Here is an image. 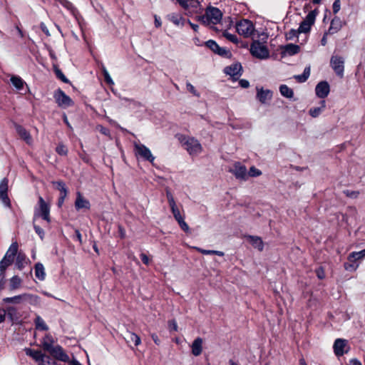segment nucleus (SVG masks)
<instances>
[{
  "mask_svg": "<svg viewBox=\"0 0 365 365\" xmlns=\"http://www.w3.org/2000/svg\"><path fill=\"white\" fill-rule=\"evenodd\" d=\"M99 131L104 135L109 136L110 135V130L108 128H106L103 125H100Z\"/></svg>",
  "mask_w": 365,
  "mask_h": 365,
  "instance_id": "obj_63",
  "label": "nucleus"
},
{
  "mask_svg": "<svg viewBox=\"0 0 365 365\" xmlns=\"http://www.w3.org/2000/svg\"><path fill=\"white\" fill-rule=\"evenodd\" d=\"M239 84L242 88H247L250 86V82L246 79H240Z\"/></svg>",
  "mask_w": 365,
  "mask_h": 365,
  "instance_id": "obj_64",
  "label": "nucleus"
},
{
  "mask_svg": "<svg viewBox=\"0 0 365 365\" xmlns=\"http://www.w3.org/2000/svg\"><path fill=\"white\" fill-rule=\"evenodd\" d=\"M248 175L250 177H258L262 175V171L255 166H252L248 171Z\"/></svg>",
  "mask_w": 365,
  "mask_h": 365,
  "instance_id": "obj_51",
  "label": "nucleus"
},
{
  "mask_svg": "<svg viewBox=\"0 0 365 365\" xmlns=\"http://www.w3.org/2000/svg\"><path fill=\"white\" fill-rule=\"evenodd\" d=\"M4 312L12 324H18L20 322L21 315L16 307L9 306L4 309Z\"/></svg>",
  "mask_w": 365,
  "mask_h": 365,
  "instance_id": "obj_18",
  "label": "nucleus"
},
{
  "mask_svg": "<svg viewBox=\"0 0 365 365\" xmlns=\"http://www.w3.org/2000/svg\"><path fill=\"white\" fill-rule=\"evenodd\" d=\"M318 10L314 9L309 12L305 19L300 23L298 28V32L309 34L311 31L312 26L314 24L316 16L318 14Z\"/></svg>",
  "mask_w": 365,
  "mask_h": 365,
  "instance_id": "obj_6",
  "label": "nucleus"
},
{
  "mask_svg": "<svg viewBox=\"0 0 365 365\" xmlns=\"http://www.w3.org/2000/svg\"><path fill=\"white\" fill-rule=\"evenodd\" d=\"M330 91V86L328 82L327 81H321L319 82L315 88L316 95L320 98L324 99L326 98Z\"/></svg>",
  "mask_w": 365,
  "mask_h": 365,
  "instance_id": "obj_17",
  "label": "nucleus"
},
{
  "mask_svg": "<svg viewBox=\"0 0 365 365\" xmlns=\"http://www.w3.org/2000/svg\"><path fill=\"white\" fill-rule=\"evenodd\" d=\"M43 348L45 351L49 352L50 354L57 360L63 362H67L69 360V356L60 345L53 346L51 342L49 343L44 341L43 342Z\"/></svg>",
  "mask_w": 365,
  "mask_h": 365,
  "instance_id": "obj_3",
  "label": "nucleus"
},
{
  "mask_svg": "<svg viewBox=\"0 0 365 365\" xmlns=\"http://www.w3.org/2000/svg\"><path fill=\"white\" fill-rule=\"evenodd\" d=\"M128 334H129L130 341L133 342V344L135 346H138V345H140L141 344L140 337L138 334H136L134 332H130V331H129Z\"/></svg>",
  "mask_w": 365,
  "mask_h": 365,
  "instance_id": "obj_44",
  "label": "nucleus"
},
{
  "mask_svg": "<svg viewBox=\"0 0 365 365\" xmlns=\"http://www.w3.org/2000/svg\"><path fill=\"white\" fill-rule=\"evenodd\" d=\"M237 32L244 37H250L255 31L253 23L248 19H242L236 24Z\"/></svg>",
  "mask_w": 365,
  "mask_h": 365,
  "instance_id": "obj_5",
  "label": "nucleus"
},
{
  "mask_svg": "<svg viewBox=\"0 0 365 365\" xmlns=\"http://www.w3.org/2000/svg\"><path fill=\"white\" fill-rule=\"evenodd\" d=\"M0 200L6 207L9 208L11 207V200L8 195V180L6 178L0 182Z\"/></svg>",
  "mask_w": 365,
  "mask_h": 365,
  "instance_id": "obj_13",
  "label": "nucleus"
},
{
  "mask_svg": "<svg viewBox=\"0 0 365 365\" xmlns=\"http://www.w3.org/2000/svg\"><path fill=\"white\" fill-rule=\"evenodd\" d=\"M13 264V262L3 257L0 261V271H6L7 267Z\"/></svg>",
  "mask_w": 365,
  "mask_h": 365,
  "instance_id": "obj_48",
  "label": "nucleus"
},
{
  "mask_svg": "<svg viewBox=\"0 0 365 365\" xmlns=\"http://www.w3.org/2000/svg\"><path fill=\"white\" fill-rule=\"evenodd\" d=\"M54 72L57 78L60 79L63 83L71 84V81L66 77L61 69L56 68H55Z\"/></svg>",
  "mask_w": 365,
  "mask_h": 365,
  "instance_id": "obj_43",
  "label": "nucleus"
},
{
  "mask_svg": "<svg viewBox=\"0 0 365 365\" xmlns=\"http://www.w3.org/2000/svg\"><path fill=\"white\" fill-rule=\"evenodd\" d=\"M330 35L329 33H328V31H325L323 34V36L321 39V45L324 46L327 44V36Z\"/></svg>",
  "mask_w": 365,
  "mask_h": 365,
  "instance_id": "obj_62",
  "label": "nucleus"
},
{
  "mask_svg": "<svg viewBox=\"0 0 365 365\" xmlns=\"http://www.w3.org/2000/svg\"><path fill=\"white\" fill-rule=\"evenodd\" d=\"M26 355L32 357L35 361L38 362H41L43 364L44 362L49 363V356L43 354L40 350H34L30 348H27L25 349Z\"/></svg>",
  "mask_w": 365,
  "mask_h": 365,
  "instance_id": "obj_15",
  "label": "nucleus"
},
{
  "mask_svg": "<svg viewBox=\"0 0 365 365\" xmlns=\"http://www.w3.org/2000/svg\"><path fill=\"white\" fill-rule=\"evenodd\" d=\"M101 70H102L103 76L104 77L105 82L108 85L114 84V83H113L109 73L108 72L107 69L106 68V67L103 66Z\"/></svg>",
  "mask_w": 365,
  "mask_h": 365,
  "instance_id": "obj_46",
  "label": "nucleus"
},
{
  "mask_svg": "<svg viewBox=\"0 0 365 365\" xmlns=\"http://www.w3.org/2000/svg\"><path fill=\"white\" fill-rule=\"evenodd\" d=\"M35 275L41 281H43L46 278V272L43 265L41 262L35 264Z\"/></svg>",
  "mask_w": 365,
  "mask_h": 365,
  "instance_id": "obj_30",
  "label": "nucleus"
},
{
  "mask_svg": "<svg viewBox=\"0 0 365 365\" xmlns=\"http://www.w3.org/2000/svg\"><path fill=\"white\" fill-rule=\"evenodd\" d=\"M51 206L46 202L44 199L39 195L38 197L37 206L34 208V217H41L42 220L46 221L48 223L51 222L50 215Z\"/></svg>",
  "mask_w": 365,
  "mask_h": 365,
  "instance_id": "obj_2",
  "label": "nucleus"
},
{
  "mask_svg": "<svg viewBox=\"0 0 365 365\" xmlns=\"http://www.w3.org/2000/svg\"><path fill=\"white\" fill-rule=\"evenodd\" d=\"M56 152L61 156H66L68 153V149L63 143H58L56 148Z\"/></svg>",
  "mask_w": 365,
  "mask_h": 365,
  "instance_id": "obj_39",
  "label": "nucleus"
},
{
  "mask_svg": "<svg viewBox=\"0 0 365 365\" xmlns=\"http://www.w3.org/2000/svg\"><path fill=\"white\" fill-rule=\"evenodd\" d=\"M251 54L259 59H266L269 56V51L267 46L258 40H254L250 46Z\"/></svg>",
  "mask_w": 365,
  "mask_h": 365,
  "instance_id": "obj_4",
  "label": "nucleus"
},
{
  "mask_svg": "<svg viewBox=\"0 0 365 365\" xmlns=\"http://www.w3.org/2000/svg\"><path fill=\"white\" fill-rule=\"evenodd\" d=\"M18 244L17 242H14L11 245L9 250L6 252L4 257H5L7 259H9L14 262L15 256L17 254L18 252Z\"/></svg>",
  "mask_w": 365,
  "mask_h": 365,
  "instance_id": "obj_28",
  "label": "nucleus"
},
{
  "mask_svg": "<svg viewBox=\"0 0 365 365\" xmlns=\"http://www.w3.org/2000/svg\"><path fill=\"white\" fill-rule=\"evenodd\" d=\"M168 327L170 331H178V324L174 319L168 322Z\"/></svg>",
  "mask_w": 365,
  "mask_h": 365,
  "instance_id": "obj_59",
  "label": "nucleus"
},
{
  "mask_svg": "<svg viewBox=\"0 0 365 365\" xmlns=\"http://www.w3.org/2000/svg\"><path fill=\"white\" fill-rule=\"evenodd\" d=\"M31 295L30 294H22L16 295L11 297H5L2 299L4 303H12V304H20L23 300H26L30 298Z\"/></svg>",
  "mask_w": 365,
  "mask_h": 365,
  "instance_id": "obj_21",
  "label": "nucleus"
},
{
  "mask_svg": "<svg viewBox=\"0 0 365 365\" xmlns=\"http://www.w3.org/2000/svg\"><path fill=\"white\" fill-rule=\"evenodd\" d=\"M365 258V249L360 252H352L348 256V259L350 262H354L357 260Z\"/></svg>",
  "mask_w": 365,
  "mask_h": 365,
  "instance_id": "obj_32",
  "label": "nucleus"
},
{
  "mask_svg": "<svg viewBox=\"0 0 365 365\" xmlns=\"http://www.w3.org/2000/svg\"><path fill=\"white\" fill-rule=\"evenodd\" d=\"M36 329L40 331L48 330V327L45 323L44 320L40 317L37 316L34 319Z\"/></svg>",
  "mask_w": 365,
  "mask_h": 365,
  "instance_id": "obj_34",
  "label": "nucleus"
},
{
  "mask_svg": "<svg viewBox=\"0 0 365 365\" xmlns=\"http://www.w3.org/2000/svg\"><path fill=\"white\" fill-rule=\"evenodd\" d=\"M247 168L240 163L235 164L234 175L237 179L245 180L247 176Z\"/></svg>",
  "mask_w": 365,
  "mask_h": 365,
  "instance_id": "obj_23",
  "label": "nucleus"
},
{
  "mask_svg": "<svg viewBox=\"0 0 365 365\" xmlns=\"http://www.w3.org/2000/svg\"><path fill=\"white\" fill-rule=\"evenodd\" d=\"M21 279L19 276L15 275L12 277L10 279L9 283L10 290H14L19 288L21 287Z\"/></svg>",
  "mask_w": 365,
  "mask_h": 365,
  "instance_id": "obj_37",
  "label": "nucleus"
},
{
  "mask_svg": "<svg viewBox=\"0 0 365 365\" xmlns=\"http://www.w3.org/2000/svg\"><path fill=\"white\" fill-rule=\"evenodd\" d=\"M216 54L226 58H230L232 56L230 50L220 46H219V48L217 50Z\"/></svg>",
  "mask_w": 365,
  "mask_h": 365,
  "instance_id": "obj_42",
  "label": "nucleus"
},
{
  "mask_svg": "<svg viewBox=\"0 0 365 365\" xmlns=\"http://www.w3.org/2000/svg\"><path fill=\"white\" fill-rule=\"evenodd\" d=\"M343 193L347 197L353 199H356L359 197L360 192L359 191H354L349 190H344Z\"/></svg>",
  "mask_w": 365,
  "mask_h": 365,
  "instance_id": "obj_50",
  "label": "nucleus"
},
{
  "mask_svg": "<svg viewBox=\"0 0 365 365\" xmlns=\"http://www.w3.org/2000/svg\"><path fill=\"white\" fill-rule=\"evenodd\" d=\"M26 263V256L24 255L19 253L16 257V267L19 270H21L24 267V265Z\"/></svg>",
  "mask_w": 365,
  "mask_h": 365,
  "instance_id": "obj_38",
  "label": "nucleus"
},
{
  "mask_svg": "<svg viewBox=\"0 0 365 365\" xmlns=\"http://www.w3.org/2000/svg\"><path fill=\"white\" fill-rule=\"evenodd\" d=\"M204 44L207 48H208L215 54L217 53V50L219 48L220 46L215 41L212 39L205 41Z\"/></svg>",
  "mask_w": 365,
  "mask_h": 365,
  "instance_id": "obj_41",
  "label": "nucleus"
},
{
  "mask_svg": "<svg viewBox=\"0 0 365 365\" xmlns=\"http://www.w3.org/2000/svg\"><path fill=\"white\" fill-rule=\"evenodd\" d=\"M222 35L224 37H225L230 41H231L234 43H238L237 36L235 34H230L227 30L223 31Z\"/></svg>",
  "mask_w": 365,
  "mask_h": 365,
  "instance_id": "obj_47",
  "label": "nucleus"
},
{
  "mask_svg": "<svg viewBox=\"0 0 365 365\" xmlns=\"http://www.w3.org/2000/svg\"><path fill=\"white\" fill-rule=\"evenodd\" d=\"M192 354L195 356H200L202 351V339L200 337L196 338L191 346Z\"/></svg>",
  "mask_w": 365,
  "mask_h": 365,
  "instance_id": "obj_25",
  "label": "nucleus"
},
{
  "mask_svg": "<svg viewBox=\"0 0 365 365\" xmlns=\"http://www.w3.org/2000/svg\"><path fill=\"white\" fill-rule=\"evenodd\" d=\"M316 274H317V277L319 279H323L325 278L324 270V269L322 267H320L319 268H318L316 270Z\"/></svg>",
  "mask_w": 365,
  "mask_h": 365,
  "instance_id": "obj_58",
  "label": "nucleus"
},
{
  "mask_svg": "<svg viewBox=\"0 0 365 365\" xmlns=\"http://www.w3.org/2000/svg\"><path fill=\"white\" fill-rule=\"evenodd\" d=\"M300 32H298V29H291L285 34V37L287 40H292L295 37H297L298 34H299Z\"/></svg>",
  "mask_w": 365,
  "mask_h": 365,
  "instance_id": "obj_49",
  "label": "nucleus"
},
{
  "mask_svg": "<svg viewBox=\"0 0 365 365\" xmlns=\"http://www.w3.org/2000/svg\"><path fill=\"white\" fill-rule=\"evenodd\" d=\"M118 237L121 240H123L126 237L125 230L123 227V226L120 224L118 225Z\"/></svg>",
  "mask_w": 365,
  "mask_h": 365,
  "instance_id": "obj_55",
  "label": "nucleus"
},
{
  "mask_svg": "<svg viewBox=\"0 0 365 365\" xmlns=\"http://www.w3.org/2000/svg\"><path fill=\"white\" fill-rule=\"evenodd\" d=\"M249 242L252 245L253 247L257 249L259 251L262 252L264 249V242L261 237L257 236L249 235L247 237Z\"/></svg>",
  "mask_w": 365,
  "mask_h": 365,
  "instance_id": "obj_24",
  "label": "nucleus"
},
{
  "mask_svg": "<svg viewBox=\"0 0 365 365\" xmlns=\"http://www.w3.org/2000/svg\"><path fill=\"white\" fill-rule=\"evenodd\" d=\"M140 258L144 264L148 265L150 264V259L146 254L142 252L140 255Z\"/></svg>",
  "mask_w": 365,
  "mask_h": 365,
  "instance_id": "obj_57",
  "label": "nucleus"
},
{
  "mask_svg": "<svg viewBox=\"0 0 365 365\" xmlns=\"http://www.w3.org/2000/svg\"><path fill=\"white\" fill-rule=\"evenodd\" d=\"M310 76V67H306L302 73V74L294 76V78L299 83L305 82Z\"/></svg>",
  "mask_w": 365,
  "mask_h": 365,
  "instance_id": "obj_35",
  "label": "nucleus"
},
{
  "mask_svg": "<svg viewBox=\"0 0 365 365\" xmlns=\"http://www.w3.org/2000/svg\"><path fill=\"white\" fill-rule=\"evenodd\" d=\"M14 128L19 137L25 140L27 143L31 140V136L29 131L26 130L21 125L14 123Z\"/></svg>",
  "mask_w": 365,
  "mask_h": 365,
  "instance_id": "obj_22",
  "label": "nucleus"
},
{
  "mask_svg": "<svg viewBox=\"0 0 365 365\" xmlns=\"http://www.w3.org/2000/svg\"><path fill=\"white\" fill-rule=\"evenodd\" d=\"M206 16L207 23L217 24L220 22L222 13L218 8L210 6L206 10Z\"/></svg>",
  "mask_w": 365,
  "mask_h": 365,
  "instance_id": "obj_12",
  "label": "nucleus"
},
{
  "mask_svg": "<svg viewBox=\"0 0 365 365\" xmlns=\"http://www.w3.org/2000/svg\"><path fill=\"white\" fill-rule=\"evenodd\" d=\"M175 137L189 155H197L202 153V146L200 141L195 137L184 134H177Z\"/></svg>",
  "mask_w": 365,
  "mask_h": 365,
  "instance_id": "obj_1",
  "label": "nucleus"
},
{
  "mask_svg": "<svg viewBox=\"0 0 365 365\" xmlns=\"http://www.w3.org/2000/svg\"><path fill=\"white\" fill-rule=\"evenodd\" d=\"M11 84L18 90L21 91L24 88L26 82L19 76H12L10 78Z\"/></svg>",
  "mask_w": 365,
  "mask_h": 365,
  "instance_id": "obj_29",
  "label": "nucleus"
},
{
  "mask_svg": "<svg viewBox=\"0 0 365 365\" xmlns=\"http://www.w3.org/2000/svg\"><path fill=\"white\" fill-rule=\"evenodd\" d=\"M224 71L227 75L230 76L233 80H237L242 76V67L240 63H235L225 67Z\"/></svg>",
  "mask_w": 365,
  "mask_h": 365,
  "instance_id": "obj_14",
  "label": "nucleus"
},
{
  "mask_svg": "<svg viewBox=\"0 0 365 365\" xmlns=\"http://www.w3.org/2000/svg\"><path fill=\"white\" fill-rule=\"evenodd\" d=\"M272 98V92L269 90H263L257 88V98L262 103H265L267 99Z\"/></svg>",
  "mask_w": 365,
  "mask_h": 365,
  "instance_id": "obj_27",
  "label": "nucleus"
},
{
  "mask_svg": "<svg viewBox=\"0 0 365 365\" xmlns=\"http://www.w3.org/2000/svg\"><path fill=\"white\" fill-rule=\"evenodd\" d=\"M180 227L185 232H187L190 230V227L185 222L184 217L177 221Z\"/></svg>",
  "mask_w": 365,
  "mask_h": 365,
  "instance_id": "obj_53",
  "label": "nucleus"
},
{
  "mask_svg": "<svg viewBox=\"0 0 365 365\" xmlns=\"http://www.w3.org/2000/svg\"><path fill=\"white\" fill-rule=\"evenodd\" d=\"M166 197L169 203V206L176 205L174 197L168 189L166 190Z\"/></svg>",
  "mask_w": 365,
  "mask_h": 365,
  "instance_id": "obj_54",
  "label": "nucleus"
},
{
  "mask_svg": "<svg viewBox=\"0 0 365 365\" xmlns=\"http://www.w3.org/2000/svg\"><path fill=\"white\" fill-rule=\"evenodd\" d=\"M53 98L59 107L68 108L74 106V101L60 88L54 91Z\"/></svg>",
  "mask_w": 365,
  "mask_h": 365,
  "instance_id": "obj_7",
  "label": "nucleus"
},
{
  "mask_svg": "<svg viewBox=\"0 0 365 365\" xmlns=\"http://www.w3.org/2000/svg\"><path fill=\"white\" fill-rule=\"evenodd\" d=\"M134 150L136 156H140L143 160H147L151 163H153L155 157L151 153L150 149L145 145L141 143L134 144Z\"/></svg>",
  "mask_w": 365,
  "mask_h": 365,
  "instance_id": "obj_8",
  "label": "nucleus"
},
{
  "mask_svg": "<svg viewBox=\"0 0 365 365\" xmlns=\"http://www.w3.org/2000/svg\"><path fill=\"white\" fill-rule=\"evenodd\" d=\"M61 5H62L67 10L70 11L73 14L76 11V8L68 0H58Z\"/></svg>",
  "mask_w": 365,
  "mask_h": 365,
  "instance_id": "obj_40",
  "label": "nucleus"
},
{
  "mask_svg": "<svg viewBox=\"0 0 365 365\" xmlns=\"http://www.w3.org/2000/svg\"><path fill=\"white\" fill-rule=\"evenodd\" d=\"M330 66L338 76L343 77L344 71V59L343 57L333 55L330 59Z\"/></svg>",
  "mask_w": 365,
  "mask_h": 365,
  "instance_id": "obj_10",
  "label": "nucleus"
},
{
  "mask_svg": "<svg viewBox=\"0 0 365 365\" xmlns=\"http://www.w3.org/2000/svg\"><path fill=\"white\" fill-rule=\"evenodd\" d=\"M281 49L282 56H285L286 54L293 56L300 51V47L298 45L293 43H288L285 46H283L281 47Z\"/></svg>",
  "mask_w": 365,
  "mask_h": 365,
  "instance_id": "obj_20",
  "label": "nucleus"
},
{
  "mask_svg": "<svg viewBox=\"0 0 365 365\" xmlns=\"http://www.w3.org/2000/svg\"><path fill=\"white\" fill-rule=\"evenodd\" d=\"M333 349L334 354L336 356H342L349 351L350 346L346 339L339 338L334 341L333 344Z\"/></svg>",
  "mask_w": 365,
  "mask_h": 365,
  "instance_id": "obj_9",
  "label": "nucleus"
},
{
  "mask_svg": "<svg viewBox=\"0 0 365 365\" xmlns=\"http://www.w3.org/2000/svg\"><path fill=\"white\" fill-rule=\"evenodd\" d=\"M341 8V2L340 0H335L332 5V9L334 14H336Z\"/></svg>",
  "mask_w": 365,
  "mask_h": 365,
  "instance_id": "obj_56",
  "label": "nucleus"
},
{
  "mask_svg": "<svg viewBox=\"0 0 365 365\" xmlns=\"http://www.w3.org/2000/svg\"><path fill=\"white\" fill-rule=\"evenodd\" d=\"M279 92L282 96L287 98H292L294 96V91L287 85L282 84L279 86Z\"/></svg>",
  "mask_w": 365,
  "mask_h": 365,
  "instance_id": "obj_33",
  "label": "nucleus"
},
{
  "mask_svg": "<svg viewBox=\"0 0 365 365\" xmlns=\"http://www.w3.org/2000/svg\"><path fill=\"white\" fill-rule=\"evenodd\" d=\"M178 3L187 11V15L191 16L200 9V3L198 0H176Z\"/></svg>",
  "mask_w": 365,
  "mask_h": 365,
  "instance_id": "obj_11",
  "label": "nucleus"
},
{
  "mask_svg": "<svg viewBox=\"0 0 365 365\" xmlns=\"http://www.w3.org/2000/svg\"><path fill=\"white\" fill-rule=\"evenodd\" d=\"M34 229L36 233L39 236V237L41 240H43L44 237V235H45L43 229L36 224H34Z\"/></svg>",
  "mask_w": 365,
  "mask_h": 365,
  "instance_id": "obj_52",
  "label": "nucleus"
},
{
  "mask_svg": "<svg viewBox=\"0 0 365 365\" xmlns=\"http://www.w3.org/2000/svg\"><path fill=\"white\" fill-rule=\"evenodd\" d=\"M170 20L176 26L180 25L182 26L185 25V23L187 22V20L185 18L175 14H173L170 16Z\"/></svg>",
  "mask_w": 365,
  "mask_h": 365,
  "instance_id": "obj_36",
  "label": "nucleus"
},
{
  "mask_svg": "<svg viewBox=\"0 0 365 365\" xmlns=\"http://www.w3.org/2000/svg\"><path fill=\"white\" fill-rule=\"evenodd\" d=\"M52 184L55 185V188L60 192V195H68V189L63 180L53 181Z\"/></svg>",
  "mask_w": 365,
  "mask_h": 365,
  "instance_id": "obj_31",
  "label": "nucleus"
},
{
  "mask_svg": "<svg viewBox=\"0 0 365 365\" xmlns=\"http://www.w3.org/2000/svg\"><path fill=\"white\" fill-rule=\"evenodd\" d=\"M170 207L173 215V217L176 221H178L184 217L180 215V210L178 209L176 205L170 206Z\"/></svg>",
  "mask_w": 365,
  "mask_h": 365,
  "instance_id": "obj_45",
  "label": "nucleus"
},
{
  "mask_svg": "<svg viewBox=\"0 0 365 365\" xmlns=\"http://www.w3.org/2000/svg\"><path fill=\"white\" fill-rule=\"evenodd\" d=\"M325 108H326V101H325V100H322V101H320L319 106L318 107L311 108L309 109V114L312 118H317L318 116H319V115L322 113V112L324 111Z\"/></svg>",
  "mask_w": 365,
  "mask_h": 365,
  "instance_id": "obj_26",
  "label": "nucleus"
},
{
  "mask_svg": "<svg viewBox=\"0 0 365 365\" xmlns=\"http://www.w3.org/2000/svg\"><path fill=\"white\" fill-rule=\"evenodd\" d=\"M186 87L190 93H192L195 96H198V93H197L195 88L190 83L187 82L186 83Z\"/></svg>",
  "mask_w": 365,
  "mask_h": 365,
  "instance_id": "obj_60",
  "label": "nucleus"
},
{
  "mask_svg": "<svg viewBox=\"0 0 365 365\" xmlns=\"http://www.w3.org/2000/svg\"><path fill=\"white\" fill-rule=\"evenodd\" d=\"M40 29L46 34V36H51L49 30H48V29L47 28L46 25L44 23H43V22L41 23Z\"/></svg>",
  "mask_w": 365,
  "mask_h": 365,
  "instance_id": "obj_61",
  "label": "nucleus"
},
{
  "mask_svg": "<svg viewBox=\"0 0 365 365\" xmlns=\"http://www.w3.org/2000/svg\"><path fill=\"white\" fill-rule=\"evenodd\" d=\"M74 205L77 211H79L83 209L88 210L91 209L90 201L85 198L81 192H76V198L75 200Z\"/></svg>",
  "mask_w": 365,
  "mask_h": 365,
  "instance_id": "obj_16",
  "label": "nucleus"
},
{
  "mask_svg": "<svg viewBox=\"0 0 365 365\" xmlns=\"http://www.w3.org/2000/svg\"><path fill=\"white\" fill-rule=\"evenodd\" d=\"M344 23L339 16H334L330 23L328 31L329 34L332 35L339 31L343 27Z\"/></svg>",
  "mask_w": 365,
  "mask_h": 365,
  "instance_id": "obj_19",
  "label": "nucleus"
}]
</instances>
